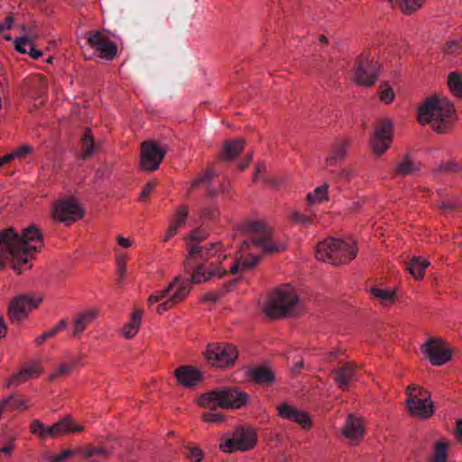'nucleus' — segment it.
Returning <instances> with one entry per match:
<instances>
[{"label":"nucleus","instance_id":"nucleus-33","mask_svg":"<svg viewBox=\"0 0 462 462\" xmlns=\"http://www.w3.org/2000/svg\"><path fill=\"white\" fill-rule=\"evenodd\" d=\"M371 293L383 305L387 306L393 303L396 290L394 288L373 287L371 288Z\"/></svg>","mask_w":462,"mask_h":462},{"label":"nucleus","instance_id":"nucleus-63","mask_svg":"<svg viewBox=\"0 0 462 462\" xmlns=\"http://www.w3.org/2000/svg\"><path fill=\"white\" fill-rule=\"evenodd\" d=\"M6 326L3 315L0 313V339L5 336Z\"/></svg>","mask_w":462,"mask_h":462},{"label":"nucleus","instance_id":"nucleus-26","mask_svg":"<svg viewBox=\"0 0 462 462\" xmlns=\"http://www.w3.org/2000/svg\"><path fill=\"white\" fill-rule=\"evenodd\" d=\"M177 382L183 387L191 388L196 386L202 378V373L194 366L182 365L173 373Z\"/></svg>","mask_w":462,"mask_h":462},{"label":"nucleus","instance_id":"nucleus-13","mask_svg":"<svg viewBox=\"0 0 462 462\" xmlns=\"http://www.w3.org/2000/svg\"><path fill=\"white\" fill-rule=\"evenodd\" d=\"M167 289L170 296L156 308V312L160 315L171 310L188 297L190 292V282L187 279L175 277L167 285Z\"/></svg>","mask_w":462,"mask_h":462},{"label":"nucleus","instance_id":"nucleus-19","mask_svg":"<svg viewBox=\"0 0 462 462\" xmlns=\"http://www.w3.org/2000/svg\"><path fill=\"white\" fill-rule=\"evenodd\" d=\"M43 373L40 360H32L25 363L15 374L5 381L6 387H18L29 380L38 378Z\"/></svg>","mask_w":462,"mask_h":462},{"label":"nucleus","instance_id":"nucleus-45","mask_svg":"<svg viewBox=\"0 0 462 462\" xmlns=\"http://www.w3.org/2000/svg\"><path fill=\"white\" fill-rule=\"evenodd\" d=\"M395 2L401 11L405 14H412L418 11L426 0H391Z\"/></svg>","mask_w":462,"mask_h":462},{"label":"nucleus","instance_id":"nucleus-5","mask_svg":"<svg viewBox=\"0 0 462 462\" xmlns=\"http://www.w3.org/2000/svg\"><path fill=\"white\" fill-rule=\"evenodd\" d=\"M356 253L357 247L354 240L329 238L317 245L316 258L331 264H343L353 260Z\"/></svg>","mask_w":462,"mask_h":462},{"label":"nucleus","instance_id":"nucleus-7","mask_svg":"<svg viewBox=\"0 0 462 462\" xmlns=\"http://www.w3.org/2000/svg\"><path fill=\"white\" fill-rule=\"evenodd\" d=\"M406 405L409 413L417 419L427 420L435 413L430 393L424 387L411 384L406 388Z\"/></svg>","mask_w":462,"mask_h":462},{"label":"nucleus","instance_id":"nucleus-1","mask_svg":"<svg viewBox=\"0 0 462 462\" xmlns=\"http://www.w3.org/2000/svg\"><path fill=\"white\" fill-rule=\"evenodd\" d=\"M43 246L42 234L35 226L20 232L13 227L0 231V270L7 265L17 273L31 270V261Z\"/></svg>","mask_w":462,"mask_h":462},{"label":"nucleus","instance_id":"nucleus-36","mask_svg":"<svg viewBox=\"0 0 462 462\" xmlns=\"http://www.w3.org/2000/svg\"><path fill=\"white\" fill-rule=\"evenodd\" d=\"M26 87L32 95L41 96L46 91L47 82L43 76L34 75L27 79Z\"/></svg>","mask_w":462,"mask_h":462},{"label":"nucleus","instance_id":"nucleus-22","mask_svg":"<svg viewBox=\"0 0 462 462\" xmlns=\"http://www.w3.org/2000/svg\"><path fill=\"white\" fill-rule=\"evenodd\" d=\"M51 430L52 439H59L66 435L81 433L84 431L85 426L71 415L66 414L51 424Z\"/></svg>","mask_w":462,"mask_h":462},{"label":"nucleus","instance_id":"nucleus-2","mask_svg":"<svg viewBox=\"0 0 462 462\" xmlns=\"http://www.w3.org/2000/svg\"><path fill=\"white\" fill-rule=\"evenodd\" d=\"M247 230L251 234V238L241 245L236 258L230 266L232 274L252 269L265 253L279 252L286 248L283 242L270 239L272 230L261 220L248 223Z\"/></svg>","mask_w":462,"mask_h":462},{"label":"nucleus","instance_id":"nucleus-23","mask_svg":"<svg viewBox=\"0 0 462 462\" xmlns=\"http://www.w3.org/2000/svg\"><path fill=\"white\" fill-rule=\"evenodd\" d=\"M144 310L142 308H134L129 315V320L118 329V335L125 339H134L141 330Z\"/></svg>","mask_w":462,"mask_h":462},{"label":"nucleus","instance_id":"nucleus-3","mask_svg":"<svg viewBox=\"0 0 462 462\" xmlns=\"http://www.w3.org/2000/svg\"><path fill=\"white\" fill-rule=\"evenodd\" d=\"M456 116L453 102L444 95L431 94L417 107V120L421 125H429L437 133H445Z\"/></svg>","mask_w":462,"mask_h":462},{"label":"nucleus","instance_id":"nucleus-50","mask_svg":"<svg viewBox=\"0 0 462 462\" xmlns=\"http://www.w3.org/2000/svg\"><path fill=\"white\" fill-rule=\"evenodd\" d=\"M14 25V20L12 15H6L0 17V33L4 35V38L10 41L12 38L10 35L4 34L5 32L11 30Z\"/></svg>","mask_w":462,"mask_h":462},{"label":"nucleus","instance_id":"nucleus-48","mask_svg":"<svg viewBox=\"0 0 462 462\" xmlns=\"http://www.w3.org/2000/svg\"><path fill=\"white\" fill-rule=\"evenodd\" d=\"M170 296L169 291L167 289V286L164 288L159 289L154 291L147 300V303L150 307L153 306L154 304H161L168 297Z\"/></svg>","mask_w":462,"mask_h":462},{"label":"nucleus","instance_id":"nucleus-37","mask_svg":"<svg viewBox=\"0 0 462 462\" xmlns=\"http://www.w3.org/2000/svg\"><path fill=\"white\" fill-rule=\"evenodd\" d=\"M377 96L381 103L392 104L396 97L393 86L388 81H382L378 86Z\"/></svg>","mask_w":462,"mask_h":462},{"label":"nucleus","instance_id":"nucleus-10","mask_svg":"<svg viewBox=\"0 0 462 462\" xmlns=\"http://www.w3.org/2000/svg\"><path fill=\"white\" fill-rule=\"evenodd\" d=\"M84 208L74 198L61 199L54 202L51 208V218L69 226L81 219Z\"/></svg>","mask_w":462,"mask_h":462},{"label":"nucleus","instance_id":"nucleus-6","mask_svg":"<svg viewBox=\"0 0 462 462\" xmlns=\"http://www.w3.org/2000/svg\"><path fill=\"white\" fill-rule=\"evenodd\" d=\"M257 441L256 432L252 427L239 425L220 437L218 448L224 453L246 452L254 448Z\"/></svg>","mask_w":462,"mask_h":462},{"label":"nucleus","instance_id":"nucleus-16","mask_svg":"<svg viewBox=\"0 0 462 462\" xmlns=\"http://www.w3.org/2000/svg\"><path fill=\"white\" fill-rule=\"evenodd\" d=\"M166 154V150L154 142H143L140 151V167L144 171H156Z\"/></svg>","mask_w":462,"mask_h":462},{"label":"nucleus","instance_id":"nucleus-58","mask_svg":"<svg viewBox=\"0 0 462 462\" xmlns=\"http://www.w3.org/2000/svg\"><path fill=\"white\" fill-rule=\"evenodd\" d=\"M12 405L16 410H26L29 407L28 402L21 397L14 398Z\"/></svg>","mask_w":462,"mask_h":462},{"label":"nucleus","instance_id":"nucleus-28","mask_svg":"<svg viewBox=\"0 0 462 462\" xmlns=\"http://www.w3.org/2000/svg\"><path fill=\"white\" fill-rule=\"evenodd\" d=\"M196 402L199 406L208 410L222 409V396L221 390L217 389L206 393L201 394Z\"/></svg>","mask_w":462,"mask_h":462},{"label":"nucleus","instance_id":"nucleus-17","mask_svg":"<svg viewBox=\"0 0 462 462\" xmlns=\"http://www.w3.org/2000/svg\"><path fill=\"white\" fill-rule=\"evenodd\" d=\"M88 44L104 60H112L117 53L116 43L99 31L85 34Z\"/></svg>","mask_w":462,"mask_h":462},{"label":"nucleus","instance_id":"nucleus-31","mask_svg":"<svg viewBox=\"0 0 462 462\" xmlns=\"http://www.w3.org/2000/svg\"><path fill=\"white\" fill-rule=\"evenodd\" d=\"M334 374L336 375L335 380L339 387L346 389L347 388L351 380L354 379L356 371L352 365H346L340 368L336 369Z\"/></svg>","mask_w":462,"mask_h":462},{"label":"nucleus","instance_id":"nucleus-38","mask_svg":"<svg viewBox=\"0 0 462 462\" xmlns=\"http://www.w3.org/2000/svg\"><path fill=\"white\" fill-rule=\"evenodd\" d=\"M328 185L324 183L315 188L311 192L307 195V201L310 205L320 204L328 200Z\"/></svg>","mask_w":462,"mask_h":462},{"label":"nucleus","instance_id":"nucleus-15","mask_svg":"<svg viewBox=\"0 0 462 462\" xmlns=\"http://www.w3.org/2000/svg\"><path fill=\"white\" fill-rule=\"evenodd\" d=\"M341 436L352 445L361 443L366 434V423L364 417L348 413L341 427Z\"/></svg>","mask_w":462,"mask_h":462},{"label":"nucleus","instance_id":"nucleus-24","mask_svg":"<svg viewBox=\"0 0 462 462\" xmlns=\"http://www.w3.org/2000/svg\"><path fill=\"white\" fill-rule=\"evenodd\" d=\"M277 410L282 419L293 421L304 430H309L312 427V420L305 411L287 403L281 404Z\"/></svg>","mask_w":462,"mask_h":462},{"label":"nucleus","instance_id":"nucleus-53","mask_svg":"<svg viewBox=\"0 0 462 462\" xmlns=\"http://www.w3.org/2000/svg\"><path fill=\"white\" fill-rule=\"evenodd\" d=\"M212 177H213V172L212 171H208L204 172L202 175H200L199 177H198V178H196V179H194L193 180L190 181L188 191L190 192L196 187H198V186H199L201 184L208 183L212 179Z\"/></svg>","mask_w":462,"mask_h":462},{"label":"nucleus","instance_id":"nucleus-30","mask_svg":"<svg viewBox=\"0 0 462 462\" xmlns=\"http://www.w3.org/2000/svg\"><path fill=\"white\" fill-rule=\"evenodd\" d=\"M430 262L421 256H413L408 263L407 270L415 280H422Z\"/></svg>","mask_w":462,"mask_h":462},{"label":"nucleus","instance_id":"nucleus-21","mask_svg":"<svg viewBox=\"0 0 462 462\" xmlns=\"http://www.w3.org/2000/svg\"><path fill=\"white\" fill-rule=\"evenodd\" d=\"M99 315L100 310L95 306L78 312L72 319V337H80L88 326L99 318Z\"/></svg>","mask_w":462,"mask_h":462},{"label":"nucleus","instance_id":"nucleus-8","mask_svg":"<svg viewBox=\"0 0 462 462\" xmlns=\"http://www.w3.org/2000/svg\"><path fill=\"white\" fill-rule=\"evenodd\" d=\"M380 69L376 57L370 52H363L355 61L352 80L362 87H372L380 76Z\"/></svg>","mask_w":462,"mask_h":462},{"label":"nucleus","instance_id":"nucleus-59","mask_svg":"<svg viewBox=\"0 0 462 462\" xmlns=\"http://www.w3.org/2000/svg\"><path fill=\"white\" fill-rule=\"evenodd\" d=\"M56 336L55 331L52 329V328L45 332H43L42 335L38 336L35 339V342L38 345H42L44 343V341L50 337H52Z\"/></svg>","mask_w":462,"mask_h":462},{"label":"nucleus","instance_id":"nucleus-51","mask_svg":"<svg viewBox=\"0 0 462 462\" xmlns=\"http://www.w3.org/2000/svg\"><path fill=\"white\" fill-rule=\"evenodd\" d=\"M202 420L206 423L219 424L225 422V417L220 412L207 411L202 413Z\"/></svg>","mask_w":462,"mask_h":462},{"label":"nucleus","instance_id":"nucleus-57","mask_svg":"<svg viewBox=\"0 0 462 462\" xmlns=\"http://www.w3.org/2000/svg\"><path fill=\"white\" fill-rule=\"evenodd\" d=\"M116 240L118 245L121 248H125V249L132 247L134 244V241L131 237L124 236L122 235H118L116 237Z\"/></svg>","mask_w":462,"mask_h":462},{"label":"nucleus","instance_id":"nucleus-27","mask_svg":"<svg viewBox=\"0 0 462 462\" xmlns=\"http://www.w3.org/2000/svg\"><path fill=\"white\" fill-rule=\"evenodd\" d=\"M188 213L189 209L184 205H180L176 208L171 220L169 228L163 237L164 242H168L177 234V231L184 226Z\"/></svg>","mask_w":462,"mask_h":462},{"label":"nucleus","instance_id":"nucleus-42","mask_svg":"<svg viewBox=\"0 0 462 462\" xmlns=\"http://www.w3.org/2000/svg\"><path fill=\"white\" fill-rule=\"evenodd\" d=\"M81 363L80 358L71 360L68 363H62L59 367L49 375L51 380H55L60 376L70 374Z\"/></svg>","mask_w":462,"mask_h":462},{"label":"nucleus","instance_id":"nucleus-29","mask_svg":"<svg viewBox=\"0 0 462 462\" xmlns=\"http://www.w3.org/2000/svg\"><path fill=\"white\" fill-rule=\"evenodd\" d=\"M449 442L444 439H438L431 446L429 462H448Z\"/></svg>","mask_w":462,"mask_h":462},{"label":"nucleus","instance_id":"nucleus-32","mask_svg":"<svg viewBox=\"0 0 462 462\" xmlns=\"http://www.w3.org/2000/svg\"><path fill=\"white\" fill-rule=\"evenodd\" d=\"M14 46L17 51L27 53L32 59L37 60L42 57V53L34 47V43L26 37H21L14 41Z\"/></svg>","mask_w":462,"mask_h":462},{"label":"nucleus","instance_id":"nucleus-62","mask_svg":"<svg viewBox=\"0 0 462 462\" xmlns=\"http://www.w3.org/2000/svg\"><path fill=\"white\" fill-rule=\"evenodd\" d=\"M14 449V442H11L5 447L0 448V456L5 455L6 457L10 456L13 450Z\"/></svg>","mask_w":462,"mask_h":462},{"label":"nucleus","instance_id":"nucleus-54","mask_svg":"<svg viewBox=\"0 0 462 462\" xmlns=\"http://www.w3.org/2000/svg\"><path fill=\"white\" fill-rule=\"evenodd\" d=\"M32 152V148L28 144H23L20 147L14 150L11 154L13 160H23L27 155Z\"/></svg>","mask_w":462,"mask_h":462},{"label":"nucleus","instance_id":"nucleus-34","mask_svg":"<svg viewBox=\"0 0 462 462\" xmlns=\"http://www.w3.org/2000/svg\"><path fill=\"white\" fill-rule=\"evenodd\" d=\"M349 150L348 142H341L334 147L330 154L326 158V164L330 166L344 160Z\"/></svg>","mask_w":462,"mask_h":462},{"label":"nucleus","instance_id":"nucleus-61","mask_svg":"<svg viewBox=\"0 0 462 462\" xmlns=\"http://www.w3.org/2000/svg\"><path fill=\"white\" fill-rule=\"evenodd\" d=\"M67 326H68V322L66 319H60L53 328L52 329L55 331L56 335L66 329L67 328Z\"/></svg>","mask_w":462,"mask_h":462},{"label":"nucleus","instance_id":"nucleus-35","mask_svg":"<svg viewBox=\"0 0 462 462\" xmlns=\"http://www.w3.org/2000/svg\"><path fill=\"white\" fill-rule=\"evenodd\" d=\"M447 85L450 93L456 97L462 98V73L451 71L447 76Z\"/></svg>","mask_w":462,"mask_h":462},{"label":"nucleus","instance_id":"nucleus-55","mask_svg":"<svg viewBox=\"0 0 462 462\" xmlns=\"http://www.w3.org/2000/svg\"><path fill=\"white\" fill-rule=\"evenodd\" d=\"M291 218L297 224L308 226L312 224V219L309 216H306L304 214H301L300 212H293L291 215Z\"/></svg>","mask_w":462,"mask_h":462},{"label":"nucleus","instance_id":"nucleus-64","mask_svg":"<svg viewBox=\"0 0 462 462\" xmlns=\"http://www.w3.org/2000/svg\"><path fill=\"white\" fill-rule=\"evenodd\" d=\"M456 436L459 442H462V420L457 421L456 427Z\"/></svg>","mask_w":462,"mask_h":462},{"label":"nucleus","instance_id":"nucleus-39","mask_svg":"<svg viewBox=\"0 0 462 462\" xmlns=\"http://www.w3.org/2000/svg\"><path fill=\"white\" fill-rule=\"evenodd\" d=\"M32 434L40 439H52L51 425H45L40 420H33L30 425Z\"/></svg>","mask_w":462,"mask_h":462},{"label":"nucleus","instance_id":"nucleus-11","mask_svg":"<svg viewBox=\"0 0 462 462\" xmlns=\"http://www.w3.org/2000/svg\"><path fill=\"white\" fill-rule=\"evenodd\" d=\"M425 359L434 366H441L451 360L452 350L440 337H430L421 346Z\"/></svg>","mask_w":462,"mask_h":462},{"label":"nucleus","instance_id":"nucleus-9","mask_svg":"<svg viewBox=\"0 0 462 462\" xmlns=\"http://www.w3.org/2000/svg\"><path fill=\"white\" fill-rule=\"evenodd\" d=\"M42 302V297L35 294H20L14 297L8 306L7 314L13 323L26 320L30 313L38 309Z\"/></svg>","mask_w":462,"mask_h":462},{"label":"nucleus","instance_id":"nucleus-4","mask_svg":"<svg viewBox=\"0 0 462 462\" xmlns=\"http://www.w3.org/2000/svg\"><path fill=\"white\" fill-rule=\"evenodd\" d=\"M300 309V301L295 289L282 285L271 292L263 307V312L270 318L291 316Z\"/></svg>","mask_w":462,"mask_h":462},{"label":"nucleus","instance_id":"nucleus-60","mask_svg":"<svg viewBox=\"0 0 462 462\" xmlns=\"http://www.w3.org/2000/svg\"><path fill=\"white\" fill-rule=\"evenodd\" d=\"M154 186L155 184L153 182L147 183L143 187L142 192L140 193V199H146L149 197V195L152 192Z\"/></svg>","mask_w":462,"mask_h":462},{"label":"nucleus","instance_id":"nucleus-43","mask_svg":"<svg viewBox=\"0 0 462 462\" xmlns=\"http://www.w3.org/2000/svg\"><path fill=\"white\" fill-rule=\"evenodd\" d=\"M85 457L90 458V462H104L108 457V451L102 448L89 447L82 450Z\"/></svg>","mask_w":462,"mask_h":462},{"label":"nucleus","instance_id":"nucleus-18","mask_svg":"<svg viewBox=\"0 0 462 462\" xmlns=\"http://www.w3.org/2000/svg\"><path fill=\"white\" fill-rule=\"evenodd\" d=\"M210 261L208 266L200 264L195 268L189 280L190 283L200 284L214 278L221 279L227 273V269L222 266L223 261H217V259Z\"/></svg>","mask_w":462,"mask_h":462},{"label":"nucleus","instance_id":"nucleus-47","mask_svg":"<svg viewBox=\"0 0 462 462\" xmlns=\"http://www.w3.org/2000/svg\"><path fill=\"white\" fill-rule=\"evenodd\" d=\"M186 457L190 462H202L205 457V452L201 448L195 445L186 447Z\"/></svg>","mask_w":462,"mask_h":462},{"label":"nucleus","instance_id":"nucleus-12","mask_svg":"<svg viewBox=\"0 0 462 462\" xmlns=\"http://www.w3.org/2000/svg\"><path fill=\"white\" fill-rule=\"evenodd\" d=\"M204 356L212 365L224 368L232 365L236 361L238 351L231 344H212L207 346Z\"/></svg>","mask_w":462,"mask_h":462},{"label":"nucleus","instance_id":"nucleus-52","mask_svg":"<svg viewBox=\"0 0 462 462\" xmlns=\"http://www.w3.org/2000/svg\"><path fill=\"white\" fill-rule=\"evenodd\" d=\"M396 171L400 174H410L415 171V165L411 159L405 158L400 163H398L396 166Z\"/></svg>","mask_w":462,"mask_h":462},{"label":"nucleus","instance_id":"nucleus-25","mask_svg":"<svg viewBox=\"0 0 462 462\" xmlns=\"http://www.w3.org/2000/svg\"><path fill=\"white\" fill-rule=\"evenodd\" d=\"M222 396V409L236 410L246 405L249 396L237 388H220Z\"/></svg>","mask_w":462,"mask_h":462},{"label":"nucleus","instance_id":"nucleus-46","mask_svg":"<svg viewBox=\"0 0 462 462\" xmlns=\"http://www.w3.org/2000/svg\"><path fill=\"white\" fill-rule=\"evenodd\" d=\"M75 453V450L64 449L59 453H46L43 459L45 462H64Z\"/></svg>","mask_w":462,"mask_h":462},{"label":"nucleus","instance_id":"nucleus-44","mask_svg":"<svg viewBox=\"0 0 462 462\" xmlns=\"http://www.w3.org/2000/svg\"><path fill=\"white\" fill-rule=\"evenodd\" d=\"M114 251L116 253L115 262L118 275V281L122 282L126 276L127 255L126 254L120 252L118 249H115Z\"/></svg>","mask_w":462,"mask_h":462},{"label":"nucleus","instance_id":"nucleus-14","mask_svg":"<svg viewBox=\"0 0 462 462\" xmlns=\"http://www.w3.org/2000/svg\"><path fill=\"white\" fill-rule=\"evenodd\" d=\"M393 136V122L389 118L380 120L374 126L370 140L371 149L376 156H382L391 146Z\"/></svg>","mask_w":462,"mask_h":462},{"label":"nucleus","instance_id":"nucleus-56","mask_svg":"<svg viewBox=\"0 0 462 462\" xmlns=\"http://www.w3.org/2000/svg\"><path fill=\"white\" fill-rule=\"evenodd\" d=\"M461 40L459 38L448 40L445 44V51L452 54L459 50Z\"/></svg>","mask_w":462,"mask_h":462},{"label":"nucleus","instance_id":"nucleus-40","mask_svg":"<svg viewBox=\"0 0 462 462\" xmlns=\"http://www.w3.org/2000/svg\"><path fill=\"white\" fill-rule=\"evenodd\" d=\"M244 149V142L240 139L226 141L223 146V155L227 160L236 158Z\"/></svg>","mask_w":462,"mask_h":462},{"label":"nucleus","instance_id":"nucleus-41","mask_svg":"<svg viewBox=\"0 0 462 462\" xmlns=\"http://www.w3.org/2000/svg\"><path fill=\"white\" fill-rule=\"evenodd\" d=\"M248 376L260 383H270L273 380V374L266 367H254L248 371Z\"/></svg>","mask_w":462,"mask_h":462},{"label":"nucleus","instance_id":"nucleus-20","mask_svg":"<svg viewBox=\"0 0 462 462\" xmlns=\"http://www.w3.org/2000/svg\"><path fill=\"white\" fill-rule=\"evenodd\" d=\"M189 254L205 258L207 261L214 259L224 261L230 255V252L219 242L207 244L203 246L194 243L189 245Z\"/></svg>","mask_w":462,"mask_h":462},{"label":"nucleus","instance_id":"nucleus-49","mask_svg":"<svg viewBox=\"0 0 462 462\" xmlns=\"http://www.w3.org/2000/svg\"><path fill=\"white\" fill-rule=\"evenodd\" d=\"M82 143H83L84 153L87 156L92 155L97 150V147L95 144L91 131L88 129L84 134Z\"/></svg>","mask_w":462,"mask_h":462}]
</instances>
